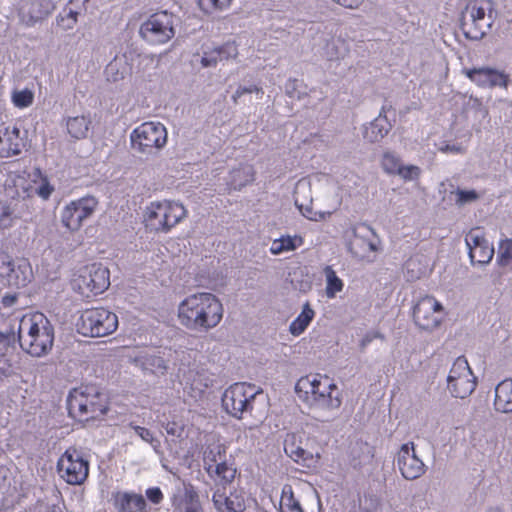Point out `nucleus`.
I'll list each match as a JSON object with an SVG mask.
<instances>
[{"mask_svg":"<svg viewBox=\"0 0 512 512\" xmlns=\"http://www.w3.org/2000/svg\"><path fill=\"white\" fill-rule=\"evenodd\" d=\"M47 512H63V511H62V508L60 506L52 505L51 507H49Z\"/></svg>","mask_w":512,"mask_h":512,"instance_id":"69168bd1","label":"nucleus"},{"mask_svg":"<svg viewBox=\"0 0 512 512\" xmlns=\"http://www.w3.org/2000/svg\"><path fill=\"white\" fill-rule=\"evenodd\" d=\"M297 86H298V80L289 79L285 85L286 94L290 97H294Z\"/></svg>","mask_w":512,"mask_h":512,"instance_id":"052dcab7","label":"nucleus"},{"mask_svg":"<svg viewBox=\"0 0 512 512\" xmlns=\"http://www.w3.org/2000/svg\"><path fill=\"white\" fill-rule=\"evenodd\" d=\"M224 314L221 301L212 293L198 292L178 305V320L188 330L205 333L218 326Z\"/></svg>","mask_w":512,"mask_h":512,"instance_id":"f257e3e1","label":"nucleus"},{"mask_svg":"<svg viewBox=\"0 0 512 512\" xmlns=\"http://www.w3.org/2000/svg\"><path fill=\"white\" fill-rule=\"evenodd\" d=\"M381 165L386 173L396 174L401 166V163L397 156L390 152H387L382 157Z\"/></svg>","mask_w":512,"mask_h":512,"instance_id":"a18cd8bd","label":"nucleus"},{"mask_svg":"<svg viewBox=\"0 0 512 512\" xmlns=\"http://www.w3.org/2000/svg\"><path fill=\"white\" fill-rule=\"evenodd\" d=\"M91 125L88 116H73L65 119V127L71 138L80 140L87 137Z\"/></svg>","mask_w":512,"mask_h":512,"instance_id":"473e14b6","label":"nucleus"},{"mask_svg":"<svg viewBox=\"0 0 512 512\" xmlns=\"http://www.w3.org/2000/svg\"><path fill=\"white\" fill-rule=\"evenodd\" d=\"M305 435L302 433L288 434L284 440V451L295 462L306 463L313 458V454L304 444Z\"/></svg>","mask_w":512,"mask_h":512,"instance_id":"a878e982","label":"nucleus"},{"mask_svg":"<svg viewBox=\"0 0 512 512\" xmlns=\"http://www.w3.org/2000/svg\"><path fill=\"white\" fill-rule=\"evenodd\" d=\"M129 426L141 440L150 444L156 453L160 452L161 443L149 429L132 423Z\"/></svg>","mask_w":512,"mask_h":512,"instance_id":"37998d69","label":"nucleus"},{"mask_svg":"<svg viewBox=\"0 0 512 512\" xmlns=\"http://www.w3.org/2000/svg\"><path fill=\"white\" fill-rule=\"evenodd\" d=\"M78 14V12L69 9V11L67 12V19L69 21V23L67 24V28H72L73 25L77 22Z\"/></svg>","mask_w":512,"mask_h":512,"instance_id":"680f3d73","label":"nucleus"},{"mask_svg":"<svg viewBox=\"0 0 512 512\" xmlns=\"http://www.w3.org/2000/svg\"><path fill=\"white\" fill-rule=\"evenodd\" d=\"M57 469L60 477L70 485H81L88 477L89 463L76 449H67L59 458Z\"/></svg>","mask_w":512,"mask_h":512,"instance_id":"4468645a","label":"nucleus"},{"mask_svg":"<svg viewBox=\"0 0 512 512\" xmlns=\"http://www.w3.org/2000/svg\"><path fill=\"white\" fill-rule=\"evenodd\" d=\"M72 284L73 288L85 297L101 294L110 285L109 270L99 264L83 267Z\"/></svg>","mask_w":512,"mask_h":512,"instance_id":"9d476101","label":"nucleus"},{"mask_svg":"<svg viewBox=\"0 0 512 512\" xmlns=\"http://www.w3.org/2000/svg\"><path fill=\"white\" fill-rule=\"evenodd\" d=\"M495 410L501 413L512 412V380L505 379L495 387Z\"/></svg>","mask_w":512,"mask_h":512,"instance_id":"7c9ffc66","label":"nucleus"},{"mask_svg":"<svg viewBox=\"0 0 512 512\" xmlns=\"http://www.w3.org/2000/svg\"><path fill=\"white\" fill-rule=\"evenodd\" d=\"M18 295L17 294H7L2 297L1 304L4 308H11L17 304Z\"/></svg>","mask_w":512,"mask_h":512,"instance_id":"4d7b16f0","label":"nucleus"},{"mask_svg":"<svg viewBox=\"0 0 512 512\" xmlns=\"http://www.w3.org/2000/svg\"><path fill=\"white\" fill-rule=\"evenodd\" d=\"M146 497L153 504H159L164 496L159 487H151L146 490Z\"/></svg>","mask_w":512,"mask_h":512,"instance_id":"6e6d98bb","label":"nucleus"},{"mask_svg":"<svg viewBox=\"0 0 512 512\" xmlns=\"http://www.w3.org/2000/svg\"><path fill=\"white\" fill-rule=\"evenodd\" d=\"M396 174L399 175L402 179H404L406 181H411V180H415L419 177L420 168L415 165H408V166L401 165Z\"/></svg>","mask_w":512,"mask_h":512,"instance_id":"8fccbe9b","label":"nucleus"},{"mask_svg":"<svg viewBox=\"0 0 512 512\" xmlns=\"http://www.w3.org/2000/svg\"><path fill=\"white\" fill-rule=\"evenodd\" d=\"M120 65V61L114 60L106 66L105 73L109 81L117 82L124 78L125 71H120Z\"/></svg>","mask_w":512,"mask_h":512,"instance_id":"09e8293b","label":"nucleus"},{"mask_svg":"<svg viewBox=\"0 0 512 512\" xmlns=\"http://www.w3.org/2000/svg\"><path fill=\"white\" fill-rule=\"evenodd\" d=\"M257 93V94H263V90L261 87H258L256 85H252L250 87H238L237 90L235 91V93L232 95V100L233 102L236 104L238 102V100L245 94H248V93Z\"/></svg>","mask_w":512,"mask_h":512,"instance_id":"864d4df0","label":"nucleus"},{"mask_svg":"<svg viewBox=\"0 0 512 512\" xmlns=\"http://www.w3.org/2000/svg\"><path fill=\"white\" fill-rule=\"evenodd\" d=\"M280 512H304L299 501L294 498L291 485H284L282 488Z\"/></svg>","mask_w":512,"mask_h":512,"instance_id":"ea45409f","label":"nucleus"},{"mask_svg":"<svg viewBox=\"0 0 512 512\" xmlns=\"http://www.w3.org/2000/svg\"><path fill=\"white\" fill-rule=\"evenodd\" d=\"M390 129L391 124L387 117L380 112L372 122L364 127L363 137L370 143H376L383 139Z\"/></svg>","mask_w":512,"mask_h":512,"instance_id":"c756f323","label":"nucleus"},{"mask_svg":"<svg viewBox=\"0 0 512 512\" xmlns=\"http://www.w3.org/2000/svg\"><path fill=\"white\" fill-rule=\"evenodd\" d=\"M324 275L326 278L325 294L327 298L333 299L336 294L341 292L344 287L343 281L336 275V272L331 266L324 268Z\"/></svg>","mask_w":512,"mask_h":512,"instance_id":"e433bc0d","label":"nucleus"},{"mask_svg":"<svg viewBox=\"0 0 512 512\" xmlns=\"http://www.w3.org/2000/svg\"><path fill=\"white\" fill-rule=\"evenodd\" d=\"M333 2L349 9H357L363 0H332Z\"/></svg>","mask_w":512,"mask_h":512,"instance_id":"13d9d810","label":"nucleus"},{"mask_svg":"<svg viewBox=\"0 0 512 512\" xmlns=\"http://www.w3.org/2000/svg\"><path fill=\"white\" fill-rule=\"evenodd\" d=\"M117 328V315L102 307L85 310L77 323L78 332L88 337H104Z\"/></svg>","mask_w":512,"mask_h":512,"instance_id":"1a4fd4ad","label":"nucleus"},{"mask_svg":"<svg viewBox=\"0 0 512 512\" xmlns=\"http://www.w3.org/2000/svg\"><path fill=\"white\" fill-rule=\"evenodd\" d=\"M457 203L459 204H465L468 202L475 201L478 199V194L474 190H457Z\"/></svg>","mask_w":512,"mask_h":512,"instance_id":"5fc2aeb1","label":"nucleus"},{"mask_svg":"<svg viewBox=\"0 0 512 512\" xmlns=\"http://www.w3.org/2000/svg\"><path fill=\"white\" fill-rule=\"evenodd\" d=\"M31 197L37 195L42 200H48L55 188L51 185L48 178L41 173L39 169H35L31 174Z\"/></svg>","mask_w":512,"mask_h":512,"instance_id":"2f4dec72","label":"nucleus"},{"mask_svg":"<svg viewBox=\"0 0 512 512\" xmlns=\"http://www.w3.org/2000/svg\"><path fill=\"white\" fill-rule=\"evenodd\" d=\"M488 512H503V511L498 508H492V509L488 510Z\"/></svg>","mask_w":512,"mask_h":512,"instance_id":"338daca9","label":"nucleus"},{"mask_svg":"<svg viewBox=\"0 0 512 512\" xmlns=\"http://www.w3.org/2000/svg\"><path fill=\"white\" fill-rule=\"evenodd\" d=\"M187 216L185 207L176 201L151 202L145 210L144 222L147 229L167 233Z\"/></svg>","mask_w":512,"mask_h":512,"instance_id":"0eeeda50","label":"nucleus"},{"mask_svg":"<svg viewBox=\"0 0 512 512\" xmlns=\"http://www.w3.org/2000/svg\"><path fill=\"white\" fill-rule=\"evenodd\" d=\"M6 272L3 279L9 285L16 287H24L30 282L32 278L31 265L25 259H18L13 261L11 259V265L2 267Z\"/></svg>","mask_w":512,"mask_h":512,"instance_id":"b1692460","label":"nucleus"},{"mask_svg":"<svg viewBox=\"0 0 512 512\" xmlns=\"http://www.w3.org/2000/svg\"><path fill=\"white\" fill-rule=\"evenodd\" d=\"M302 243L301 238L299 237H291V236H283L279 239H275L271 246L270 252L273 255H279L284 252H289L295 250Z\"/></svg>","mask_w":512,"mask_h":512,"instance_id":"58836bf2","label":"nucleus"},{"mask_svg":"<svg viewBox=\"0 0 512 512\" xmlns=\"http://www.w3.org/2000/svg\"><path fill=\"white\" fill-rule=\"evenodd\" d=\"M218 62H220V61H219L218 54H217V51L215 50V48L205 50L203 52V55L201 56V60H200L201 66L204 68L215 67Z\"/></svg>","mask_w":512,"mask_h":512,"instance_id":"3c124183","label":"nucleus"},{"mask_svg":"<svg viewBox=\"0 0 512 512\" xmlns=\"http://www.w3.org/2000/svg\"><path fill=\"white\" fill-rule=\"evenodd\" d=\"M55 8L53 0H19L17 14L21 24L33 27L49 17Z\"/></svg>","mask_w":512,"mask_h":512,"instance_id":"a211bd4d","label":"nucleus"},{"mask_svg":"<svg viewBox=\"0 0 512 512\" xmlns=\"http://www.w3.org/2000/svg\"><path fill=\"white\" fill-rule=\"evenodd\" d=\"M373 230L366 225H362L354 230L353 237L349 242V250L356 257H365L370 252H375L377 247L369 236L373 235Z\"/></svg>","mask_w":512,"mask_h":512,"instance_id":"393cba45","label":"nucleus"},{"mask_svg":"<svg viewBox=\"0 0 512 512\" xmlns=\"http://www.w3.org/2000/svg\"><path fill=\"white\" fill-rule=\"evenodd\" d=\"M295 392L300 400L318 410H336L342 403L338 387L326 375L311 374L301 377L295 385Z\"/></svg>","mask_w":512,"mask_h":512,"instance_id":"7ed1b4c3","label":"nucleus"},{"mask_svg":"<svg viewBox=\"0 0 512 512\" xmlns=\"http://www.w3.org/2000/svg\"><path fill=\"white\" fill-rule=\"evenodd\" d=\"M117 512H146V501L141 494L118 491L112 494Z\"/></svg>","mask_w":512,"mask_h":512,"instance_id":"bb28decb","label":"nucleus"},{"mask_svg":"<svg viewBox=\"0 0 512 512\" xmlns=\"http://www.w3.org/2000/svg\"><path fill=\"white\" fill-rule=\"evenodd\" d=\"M233 0H199L203 10L207 12L223 11L228 9Z\"/></svg>","mask_w":512,"mask_h":512,"instance_id":"49530a36","label":"nucleus"},{"mask_svg":"<svg viewBox=\"0 0 512 512\" xmlns=\"http://www.w3.org/2000/svg\"><path fill=\"white\" fill-rule=\"evenodd\" d=\"M441 151L445 152V153H455L456 154V153H462L463 149L461 146L447 144L441 148Z\"/></svg>","mask_w":512,"mask_h":512,"instance_id":"e2e57ef3","label":"nucleus"},{"mask_svg":"<svg viewBox=\"0 0 512 512\" xmlns=\"http://www.w3.org/2000/svg\"><path fill=\"white\" fill-rule=\"evenodd\" d=\"M69 415L79 421L95 420L108 410L107 396L95 386L73 389L67 398Z\"/></svg>","mask_w":512,"mask_h":512,"instance_id":"39448f33","label":"nucleus"},{"mask_svg":"<svg viewBox=\"0 0 512 512\" xmlns=\"http://www.w3.org/2000/svg\"><path fill=\"white\" fill-rule=\"evenodd\" d=\"M166 432L170 435H177V428L175 426V424H168L167 427H166Z\"/></svg>","mask_w":512,"mask_h":512,"instance_id":"0e129e2a","label":"nucleus"},{"mask_svg":"<svg viewBox=\"0 0 512 512\" xmlns=\"http://www.w3.org/2000/svg\"><path fill=\"white\" fill-rule=\"evenodd\" d=\"M203 466L211 478L224 483H231L236 475V468L227 461V449L223 444L207 446L203 456Z\"/></svg>","mask_w":512,"mask_h":512,"instance_id":"f8f14e48","label":"nucleus"},{"mask_svg":"<svg viewBox=\"0 0 512 512\" xmlns=\"http://www.w3.org/2000/svg\"><path fill=\"white\" fill-rule=\"evenodd\" d=\"M10 351L9 338L0 334V378L8 377L12 374Z\"/></svg>","mask_w":512,"mask_h":512,"instance_id":"4c0bfd02","label":"nucleus"},{"mask_svg":"<svg viewBox=\"0 0 512 512\" xmlns=\"http://www.w3.org/2000/svg\"><path fill=\"white\" fill-rule=\"evenodd\" d=\"M139 34L152 45L168 42L175 35L173 15L166 11L151 15L141 24Z\"/></svg>","mask_w":512,"mask_h":512,"instance_id":"9b49d317","label":"nucleus"},{"mask_svg":"<svg viewBox=\"0 0 512 512\" xmlns=\"http://www.w3.org/2000/svg\"><path fill=\"white\" fill-rule=\"evenodd\" d=\"M397 467L406 480L420 478L426 472V466L418 457L413 442L401 445L396 455Z\"/></svg>","mask_w":512,"mask_h":512,"instance_id":"6ab92c4d","label":"nucleus"},{"mask_svg":"<svg viewBox=\"0 0 512 512\" xmlns=\"http://www.w3.org/2000/svg\"><path fill=\"white\" fill-rule=\"evenodd\" d=\"M414 263V261L412 259H410L408 262H407V268L409 269L410 266H412Z\"/></svg>","mask_w":512,"mask_h":512,"instance_id":"774afa93","label":"nucleus"},{"mask_svg":"<svg viewBox=\"0 0 512 512\" xmlns=\"http://www.w3.org/2000/svg\"><path fill=\"white\" fill-rule=\"evenodd\" d=\"M497 10L492 0H471L462 15L461 27L471 40L482 39L492 28Z\"/></svg>","mask_w":512,"mask_h":512,"instance_id":"423d86ee","label":"nucleus"},{"mask_svg":"<svg viewBox=\"0 0 512 512\" xmlns=\"http://www.w3.org/2000/svg\"><path fill=\"white\" fill-rule=\"evenodd\" d=\"M136 361L143 370L156 375H164L168 369L166 361L157 355L145 354L140 356Z\"/></svg>","mask_w":512,"mask_h":512,"instance_id":"c9c22d12","label":"nucleus"},{"mask_svg":"<svg viewBox=\"0 0 512 512\" xmlns=\"http://www.w3.org/2000/svg\"><path fill=\"white\" fill-rule=\"evenodd\" d=\"M465 244L472 264L485 265L491 262L494 256V247L480 232L479 228L471 229L467 233Z\"/></svg>","mask_w":512,"mask_h":512,"instance_id":"aec40b11","label":"nucleus"},{"mask_svg":"<svg viewBox=\"0 0 512 512\" xmlns=\"http://www.w3.org/2000/svg\"><path fill=\"white\" fill-rule=\"evenodd\" d=\"M266 400L262 389L245 382L231 385L222 395L223 408L237 419H242L245 414L257 417Z\"/></svg>","mask_w":512,"mask_h":512,"instance_id":"20e7f679","label":"nucleus"},{"mask_svg":"<svg viewBox=\"0 0 512 512\" xmlns=\"http://www.w3.org/2000/svg\"><path fill=\"white\" fill-rule=\"evenodd\" d=\"M184 389L194 399L200 398L205 390L213 384L211 375L205 370L189 369L182 376Z\"/></svg>","mask_w":512,"mask_h":512,"instance_id":"5701e85b","label":"nucleus"},{"mask_svg":"<svg viewBox=\"0 0 512 512\" xmlns=\"http://www.w3.org/2000/svg\"><path fill=\"white\" fill-rule=\"evenodd\" d=\"M315 316V311L312 309L309 302H306L301 313L291 322L289 332L293 336H300L309 326Z\"/></svg>","mask_w":512,"mask_h":512,"instance_id":"f704fd0d","label":"nucleus"},{"mask_svg":"<svg viewBox=\"0 0 512 512\" xmlns=\"http://www.w3.org/2000/svg\"><path fill=\"white\" fill-rule=\"evenodd\" d=\"M512 261V238H505L499 242L497 262L500 266H507Z\"/></svg>","mask_w":512,"mask_h":512,"instance_id":"79ce46f5","label":"nucleus"},{"mask_svg":"<svg viewBox=\"0 0 512 512\" xmlns=\"http://www.w3.org/2000/svg\"><path fill=\"white\" fill-rule=\"evenodd\" d=\"M310 191V187L308 183L300 181L297 183L295 191H294V202L295 205L298 207V209L301 211L303 216L306 218L318 221L321 219H324L326 215H329L330 213L326 212H319V211H313L311 207V202L305 203V200L301 198L302 195H304L306 192Z\"/></svg>","mask_w":512,"mask_h":512,"instance_id":"c85d7f7f","label":"nucleus"},{"mask_svg":"<svg viewBox=\"0 0 512 512\" xmlns=\"http://www.w3.org/2000/svg\"><path fill=\"white\" fill-rule=\"evenodd\" d=\"M18 341L27 354L45 356L53 347L54 327L43 313H27L19 321Z\"/></svg>","mask_w":512,"mask_h":512,"instance_id":"f03ea898","label":"nucleus"},{"mask_svg":"<svg viewBox=\"0 0 512 512\" xmlns=\"http://www.w3.org/2000/svg\"><path fill=\"white\" fill-rule=\"evenodd\" d=\"M214 48L217 51L219 61L236 58L238 55V48L233 42H227Z\"/></svg>","mask_w":512,"mask_h":512,"instance_id":"de8ad7c7","label":"nucleus"},{"mask_svg":"<svg viewBox=\"0 0 512 512\" xmlns=\"http://www.w3.org/2000/svg\"><path fill=\"white\" fill-rule=\"evenodd\" d=\"M31 177L16 175L10 177L5 184V193L11 199H26L31 197Z\"/></svg>","mask_w":512,"mask_h":512,"instance_id":"cd10ccee","label":"nucleus"},{"mask_svg":"<svg viewBox=\"0 0 512 512\" xmlns=\"http://www.w3.org/2000/svg\"><path fill=\"white\" fill-rule=\"evenodd\" d=\"M442 304L433 296H424L418 300L413 310V318L417 326L424 330H433L442 321Z\"/></svg>","mask_w":512,"mask_h":512,"instance_id":"f3484780","label":"nucleus"},{"mask_svg":"<svg viewBox=\"0 0 512 512\" xmlns=\"http://www.w3.org/2000/svg\"><path fill=\"white\" fill-rule=\"evenodd\" d=\"M11 265V257L4 253L3 251H0V271H5L2 267ZM6 272H0V277L4 278Z\"/></svg>","mask_w":512,"mask_h":512,"instance_id":"bf43d9fd","label":"nucleus"},{"mask_svg":"<svg viewBox=\"0 0 512 512\" xmlns=\"http://www.w3.org/2000/svg\"><path fill=\"white\" fill-rule=\"evenodd\" d=\"M379 500L374 495H364L360 499V508L364 512H374L378 509Z\"/></svg>","mask_w":512,"mask_h":512,"instance_id":"603ef678","label":"nucleus"},{"mask_svg":"<svg viewBox=\"0 0 512 512\" xmlns=\"http://www.w3.org/2000/svg\"><path fill=\"white\" fill-rule=\"evenodd\" d=\"M14 218V208L8 203L0 202V229L11 227Z\"/></svg>","mask_w":512,"mask_h":512,"instance_id":"c03bdc74","label":"nucleus"},{"mask_svg":"<svg viewBox=\"0 0 512 512\" xmlns=\"http://www.w3.org/2000/svg\"><path fill=\"white\" fill-rule=\"evenodd\" d=\"M25 146L24 137L16 125L0 127V157L19 155Z\"/></svg>","mask_w":512,"mask_h":512,"instance_id":"4be33fe9","label":"nucleus"},{"mask_svg":"<svg viewBox=\"0 0 512 512\" xmlns=\"http://www.w3.org/2000/svg\"><path fill=\"white\" fill-rule=\"evenodd\" d=\"M476 388V377L464 357H458L447 377V389L455 398L465 399Z\"/></svg>","mask_w":512,"mask_h":512,"instance_id":"ddd939ff","label":"nucleus"},{"mask_svg":"<svg viewBox=\"0 0 512 512\" xmlns=\"http://www.w3.org/2000/svg\"><path fill=\"white\" fill-rule=\"evenodd\" d=\"M212 501L217 512H244L246 509L244 492L238 489L218 487Z\"/></svg>","mask_w":512,"mask_h":512,"instance_id":"412c9836","label":"nucleus"},{"mask_svg":"<svg viewBox=\"0 0 512 512\" xmlns=\"http://www.w3.org/2000/svg\"><path fill=\"white\" fill-rule=\"evenodd\" d=\"M11 100L17 108H27L33 104L34 92L28 88L14 90L11 95Z\"/></svg>","mask_w":512,"mask_h":512,"instance_id":"a19ab883","label":"nucleus"},{"mask_svg":"<svg viewBox=\"0 0 512 512\" xmlns=\"http://www.w3.org/2000/svg\"><path fill=\"white\" fill-rule=\"evenodd\" d=\"M462 73L476 86L480 88L499 87L507 89L511 83V78L504 70L492 66H480L471 69H463Z\"/></svg>","mask_w":512,"mask_h":512,"instance_id":"dca6fc26","label":"nucleus"},{"mask_svg":"<svg viewBox=\"0 0 512 512\" xmlns=\"http://www.w3.org/2000/svg\"><path fill=\"white\" fill-rule=\"evenodd\" d=\"M98 200L94 196H85L66 204L61 211V222L70 231H78L83 222L94 214Z\"/></svg>","mask_w":512,"mask_h":512,"instance_id":"2eb2a0df","label":"nucleus"},{"mask_svg":"<svg viewBox=\"0 0 512 512\" xmlns=\"http://www.w3.org/2000/svg\"><path fill=\"white\" fill-rule=\"evenodd\" d=\"M254 179V171L250 165H241L230 172L229 180L227 182L230 190H241L248 183Z\"/></svg>","mask_w":512,"mask_h":512,"instance_id":"72a5a7b5","label":"nucleus"},{"mask_svg":"<svg viewBox=\"0 0 512 512\" xmlns=\"http://www.w3.org/2000/svg\"><path fill=\"white\" fill-rule=\"evenodd\" d=\"M168 133L161 122L149 121L137 126L130 133L133 150L140 154L152 155L167 144Z\"/></svg>","mask_w":512,"mask_h":512,"instance_id":"6e6552de","label":"nucleus"}]
</instances>
